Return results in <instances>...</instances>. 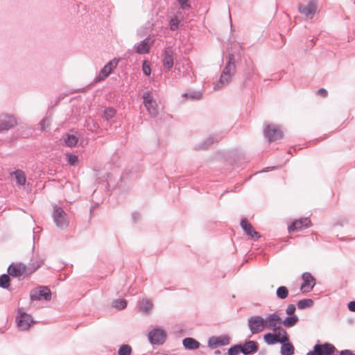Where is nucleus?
I'll list each match as a JSON object with an SVG mask.
<instances>
[{
    "mask_svg": "<svg viewBox=\"0 0 355 355\" xmlns=\"http://www.w3.org/2000/svg\"><path fill=\"white\" fill-rule=\"evenodd\" d=\"M277 331L282 336L281 339H284V341L283 343L289 341V337H288V336L287 334L286 331L284 329H282L280 327L279 329H277Z\"/></svg>",
    "mask_w": 355,
    "mask_h": 355,
    "instance_id": "79ce46f5",
    "label": "nucleus"
},
{
    "mask_svg": "<svg viewBox=\"0 0 355 355\" xmlns=\"http://www.w3.org/2000/svg\"><path fill=\"white\" fill-rule=\"evenodd\" d=\"M241 344L235 345L228 349L227 354L228 355H237L241 352Z\"/></svg>",
    "mask_w": 355,
    "mask_h": 355,
    "instance_id": "e433bc0d",
    "label": "nucleus"
},
{
    "mask_svg": "<svg viewBox=\"0 0 355 355\" xmlns=\"http://www.w3.org/2000/svg\"><path fill=\"white\" fill-rule=\"evenodd\" d=\"M336 352H338V350L334 345L324 343L315 345L313 350L307 352L306 355H331Z\"/></svg>",
    "mask_w": 355,
    "mask_h": 355,
    "instance_id": "20e7f679",
    "label": "nucleus"
},
{
    "mask_svg": "<svg viewBox=\"0 0 355 355\" xmlns=\"http://www.w3.org/2000/svg\"><path fill=\"white\" fill-rule=\"evenodd\" d=\"M151 40L150 37H146L143 41L135 45L134 48L136 53L139 54H145L149 52Z\"/></svg>",
    "mask_w": 355,
    "mask_h": 355,
    "instance_id": "412c9836",
    "label": "nucleus"
},
{
    "mask_svg": "<svg viewBox=\"0 0 355 355\" xmlns=\"http://www.w3.org/2000/svg\"><path fill=\"white\" fill-rule=\"evenodd\" d=\"M178 3L180 4V8L187 10L191 8V4L189 2V0H177Z\"/></svg>",
    "mask_w": 355,
    "mask_h": 355,
    "instance_id": "a19ab883",
    "label": "nucleus"
},
{
    "mask_svg": "<svg viewBox=\"0 0 355 355\" xmlns=\"http://www.w3.org/2000/svg\"><path fill=\"white\" fill-rule=\"evenodd\" d=\"M303 283L300 286L302 293H309L315 285V279L309 272H304L302 276Z\"/></svg>",
    "mask_w": 355,
    "mask_h": 355,
    "instance_id": "2eb2a0df",
    "label": "nucleus"
},
{
    "mask_svg": "<svg viewBox=\"0 0 355 355\" xmlns=\"http://www.w3.org/2000/svg\"><path fill=\"white\" fill-rule=\"evenodd\" d=\"M67 162L71 166H74L78 162V157L73 154H67Z\"/></svg>",
    "mask_w": 355,
    "mask_h": 355,
    "instance_id": "ea45409f",
    "label": "nucleus"
},
{
    "mask_svg": "<svg viewBox=\"0 0 355 355\" xmlns=\"http://www.w3.org/2000/svg\"><path fill=\"white\" fill-rule=\"evenodd\" d=\"M277 297L279 300H284L288 296V290L284 286H281L276 291Z\"/></svg>",
    "mask_w": 355,
    "mask_h": 355,
    "instance_id": "c85d7f7f",
    "label": "nucleus"
},
{
    "mask_svg": "<svg viewBox=\"0 0 355 355\" xmlns=\"http://www.w3.org/2000/svg\"><path fill=\"white\" fill-rule=\"evenodd\" d=\"M132 217H133V218H134V220H137V218H139V214L138 213H134V214H132Z\"/></svg>",
    "mask_w": 355,
    "mask_h": 355,
    "instance_id": "8fccbe9b",
    "label": "nucleus"
},
{
    "mask_svg": "<svg viewBox=\"0 0 355 355\" xmlns=\"http://www.w3.org/2000/svg\"><path fill=\"white\" fill-rule=\"evenodd\" d=\"M10 279L9 275L3 274L0 275V287L8 288L10 286Z\"/></svg>",
    "mask_w": 355,
    "mask_h": 355,
    "instance_id": "2f4dec72",
    "label": "nucleus"
},
{
    "mask_svg": "<svg viewBox=\"0 0 355 355\" xmlns=\"http://www.w3.org/2000/svg\"><path fill=\"white\" fill-rule=\"evenodd\" d=\"M215 354H220V352L219 350H216V351L215 352Z\"/></svg>",
    "mask_w": 355,
    "mask_h": 355,
    "instance_id": "603ef678",
    "label": "nucleus"
},
{
    "mask_svg": "<svg viewBox=\"0 0 355 355\" xmlns=\"http://www.w3.org/2000/svg\"><path fill=\"white\" fill-rule=\"evenodd\" d=\"M32 261L28 266L22 263H11L8 268V275L15 277H19L23 275H28L38 269L44 263V261L40 259Z\"/></svg>",
    "mask_w": 355,
    "mask_h": 355,
    "instance_id": "f03ea898",
    "label": "nucleus"
},
{
    "mask_svg": "<svg viewBox=\"0 0 355 355\" xmlns=\"http://www.w3.org/2000/svg\"><path fill=\"white\" fill-rule=\"evenodd\" d=\"M183 97H189L192 100H199L202 96V93L200 91H189L182 94Z\"/></svg>",
    "mask_w": 355,
    "mask_h": 355,
    "instance_id": "c756f323",
    "label": "nucleus"
},
{
    "mask_svg": "<svg viewBox=\"0 0 355 355\" xmlns=\"http://www.w3.org/2000/svg\"><path fill=\"white\" fill-rule=\"evenodd\" d=\"M241 226L244 232L252 239L258 240L261 237L259 233L254 229L252 225L246 218L241 219Z\"/></svg>",
    "mask_w": 355,
    "mask_h": 355,
    "instance_id": "dca6fc26",
    "label": "nucleus"
},
{
    "mask_svg": "<svg viewBox=\"0 0 355 355\" xmlns=\"http://www.w3.org/2000/svg\"><path fill=\"white\" fill-rule=\"evenodd\" d=\"M180 20L177 17L172 18L169 21V26L171 31H176L179 28Z\"/></svg>",
    "mask_w": 355,
    "mask_h": 355,
    "instance_id": "4c0bfd02",
    "label": "nucleus"
},
{
    "mask_svg": "<svg viewBox=\"0 0 355 355\" xmlns=\"http://www.w3.org/2000/svg\"><path fill=\"white\" fill-rule=\"evenodd\" d=\"M347 307L349 311L355 312V301H351L348 303Z\"/></svg>",
    "mask_w": 355,
    "mask_h": 355,
    "instance_id": "49530a36",
    "label": "nucleus"
},
{
    "mask_svg": "<svg viewBox=\"0 0 355 355\" xmlns=\"http://www.w3.org/2000/svg\"><path fill=\"white\" fill-rule=\"evenodd\" d=\"M263 340L264 341L268 344V345H275L276 343H283L284 340V339H281L280 340H277L276 338V336L275 335H274L272 333H268V334H266L264 336H263Z\"/></svg>",
    "mask_w": 355,
    "mask_h": 355,
    "instance_id": "393cba45",
    "label": "nucleus"
},
{
    "mask_svg": "<svg viewBox=\"0 0 355 355\" xmlns=\"http://www.w3.org/2000/svg\"><path fill=\"white\" fill-rule=\"evenodd\" d=\"M53 219L56 227L61 230L66 229L69 223L68 214L58 206L53 207Z\"/></svg>",
    "mask_w": 355,
    "mask_h": 355,
    "instance_id": "7ed1b4c3",
    "label": "nucleus"
},
{
    "mask_svg": "<svg viewBox=\"0 0 355 355\" xmlns=\"http://www.w3.org/2000/svg\"><path fill=\"white\" fill-rule=\"evenodd\" d=\"M263 134L269 142L281 139L283 136L282 131L275 125H267L264 129Z\"/></svg>",
    "mask_w": 355,
    "mask_h": 355,
    "instance_id": "4468645a",
    "label": "nucleus"
},
{
    "mask_svg": "<svg viewBox=\"0 0 355 355\" xmlns=\"http://www.w3.org/2000/svg\"><path fill=\"white\" fill-rule=\"evenodd\" d=\"M311 226V220L309 218H302L294 221L291 225L288 226V230L291 231H301Z\"/></svg>",
    "mask_w": 355,
    "mask_h": 355,
    "instance_id": "a211bd4d",
    "label": "nucleus"
},
{
    "mask_svg": "<svg viewBox=\"0 0 355 355\" xmlns=\"http://www.w3.org/2000/svg\"><path fill=\"white\" fill-rule=\"evenodd\" d=\"M127 306L126 300L123 299H117L114 300L112 302V306L116 308L118 310L124 309Z\"/></svg>",
    "mask_w": 355,
    "mask_h": 355,
    "instance_id": "473e14b6",
    "label": "nucleus"
},
{
    "mask_svg": "<svg viewBox=\"0 0 355 355\" xmlns=\"http://www.w3.org/2000/svg\"><path fill=\"white\" fill-rule=\"evenodd\" d=\"M131 353L132 348L128 345H122L118 350V355H130Z\"/></svg>",
    "mask_w": 355,
    "mask_h": 355,
    "instance_id": "f704fd0d",
    "label": "nucleus"
},
{
    "mask_svg": "<svg viewBox=\"0 0 355 355\" xmlns=\"http://www.w3.org/2000/svg\"><path fill=\"white\" fill-rule=\"evenodd\" d=\"M64 143L69 147L75 146L78 143V138L73 135L67 134L64 137Z\"/></svg>",
    "mask_w": 355,
    "mask_h": 355,
    "instance_id": "bb28decb",
    "label": "nucleus"
},
{
    "mask_svg": "<svg viewBox=\"0 0 355 355\" xmlns=\"http://www.w3.org/2000/svg\"><path fill=\"white\" fill-rule=\"evenodd\" d=\"M282 344L280 353L281 355H293L295 347L292 343L288 342L280 343Z\"/></svg>",
    "mask_w": 355,
    "mask_h": 355,
    "instance_id": "5701e85b",
    "label": "nucleus"
},
{
    "mask_svg": "<svg viewBox=\"0 0 355 355\" xmlns=\"http://www.w3.org/2000/svg\"><path fill=\"white\" fill-rule=\"evenodd\" d=\"M274 334V335H275L276 338H277V340H281V337H282V336H281V334H280L277 331H275V332H274V334Z\"/></svg>",
    "mask_w": 355,
    "mask_h": 355,
    "instance_id": "09e8293b",
    "label": "nucleus"
},
{
    "mask_svg": "<svg viewBox=\"0 0 355 355\" xmlns=\"http://www.w3.org/2000/svg\"><path fill=\"white\" fill-rule=\"evenodd\" d=\"M142 70L146 76H150L151 72L150 67L146 61L143 63Z\"/></svg>",
    "mask_w": 355,
    "mask_h": 355,
    "instance_id": "37998d69",
    "label": "nucleus"
},
{
    "mask_svg": "<svg viewBox=\"0 0 355 355\" xmlns=\"http://www.w3.org/2000/svg\"><path fill=\"white\" fill-rule=\"evenodd\" d=\"M41 130L45 131L50 125V119L48 117L44 118L40 123Z\"/></svg>",
    "mask_w": 355,
    "mask_h": 355,
    "instance_id": "58836bf2",
    "label": "nucleus"
},
{
    "mask_svg": "<svg viewBox=\"0 0 355 355\" xmlns=\"http://www.w3.org/2000/svg\"><path fill=\"white\" fill-rule=\"evenodd\" d=\"M220 138L215 137L214 136H209L207 137L202 144L196 147L198 149H205L209 147L211 145L218 141Z\"/></svg>",
    "mask_w": 355,
    "mask_h": 355,
    "instance_id": "b1692460",
    "label": "nucleus"
},
{
    "mask_svg": "<svg viewBox=\"0 0 355 355\" xmlns=\"http://www.w3.org/2000/svg\"><path fill=\"white\" fill-rule=\"evenodd\" d=\"M94 128H97V125H96V123H94Z\"/></svg>",
    "mask_w": 355,
    "mask_h": 355,
    "instance_id": "864d4df0",
    "label": "nucleus"
},
{
    "mask_svg": "<svg viewBox=\"0 0 355 355\" xmlns=\"http://www.w3.org/2000/svg\"><path fill=\"white\" fill-rule=\"evenodd\" d=\"M30 298L32 301L40 300L42 298L49 301L51 299V292L46 286H40L31 291Z\"/></svg>",
    "mask_w": 355,
    "mask_h": 355,
    "instance_id": "1a4fd4ad",
    "label": "nucleus"
},
{
    "mask_svg": "<svg viewBox=\"0 0 355 355\" xmlns=\"http://www.w3.org/2000/svg\"><path fill=\"white\" fill-rule=\"evenodd\" d=\"M16 322L18 327L22 331L28 330L35 323L31 315L24 312L21 308L18 309Z\"/></svg>",
    "mask_w": 355,
    "mask_h": 355,
    "instance_id": "39448f33",
    "label": "nucleus"
},
{
    "mask_svg": "<svg viewBox=\"0 0 355 355\" xmlns=\"http://www.w3.org/2000/svg\"><path fill=\"white\" fill-rule=\"evenodd\" d=\"M17 124L16 117L12 114H0V132L8 131Z\"/></svg>",
    "mask_w": 355,
    "mask_h": 355,
    "instance_id": "9d476101",
    "label": "nucleus"
},
{
    "mask_svg": "<svg viewBox=\"0 0 355 355\" xmlns=\"http://www.w3.org/2000/svg\"><path fill=\"white\" fill-rule=\"evenodd\" d=\"M241 353L244 355H250L256 353L259 349V344L254 340L245 341L241 345Z\"/></svg>",
    "mask_w": 355,
    "mask_h": 355,
    "instance_id": "6ab92c4d",
    "label": "nucleus"
},
{
    "mask_svg": "<svg viewBox=\"0 0 355 355\" xmlns=\"http://www.w3.org/2000/svg\"><path fill=\"white\" fill-rule=\"evenodd\" d=\"M327 91L324 88H321L318 90V94L322 97H326L327 96Z\"/></svg>",
    "mask_w": 355,
    "mask_h": 355,
    "instance_id": "a18cd8bd",
    "label": "nucleus"
},
{
    "mask_svg": "<svg viewBox=\"0 0 355 355\" xmlns=\"http://www.w3.org/2000/svg\"><path fill=\"white\" fill-rule=\"evenodd\" d=\"M318 9V4L315 0H311L306 4H299L298 11L304 15L307 19H311L313 18Z\"/></svg>",
    "mask_w": 355,
    "mask_h": 355,
    "instance_id": "6e6552de",
    "label": "nucleus"
},
{
    "mask_svg": "<svg viewBox=\"0 0 355 355\" xmlns=\"http://www.w3.org/2000/svg\"><path fill=\"white\" fill-rule=\"evenodd\" d=\"M173 51L172 49L170 47L166 49L164 51L162 58V62L164 67L168 70H170L173 67Z\"/></svg>",
    "mask_w": 355,
    "mask_h": 355,
    "instance_id": "aec40b11",
    "label": "nucleus"
},
{
    "mask_svg": "<svg viewBox=\"0 0 355 355\" xmlns=\"http://www.w3.org/2000/svg\"><path fill=\"white\" fill-rule=\"evenodd\" d=\"M297 307L300 309H304L311 307L313 305V301L311 299H304L297 302Z\"/></svg>",
    "mask_w": 355,
    "mask_h": 355,
    "instance_id": "7c9ffc66",
    "label": "nucleus"
},
{
    "mask_svg": "<svg viewBox=\"0 0 355 355\" xmlns=\"http://www.w3.org/2000/svg\"><path fill=\"white\" fill-rule=\"evenodd\" d=\"M14 175L19 185L23 186L26 184V178L23 171L18 169L14 172Z\"/></svg>",
    "mask_w": 355,
    "mask_h": 355,
    "instance_id": "cd10ccee",
    "label": "nucleus"
},
{
    "mask_svg": "<svg viewBox=\"0 0 355 355\" xmlns=\"http://www.w3.org/2000/svg\"><path fill=\"white\" fill-rule=\"evenodd\" d=\"M166 339V332L161 328H155L148 333V340L152 345H162Z\"/></svg>",
    "mask_w": 355,
    "mask_h": 355,
    "instance_id": "9b49d317",
    "label": "nucleus"
},
{
    "mask_svg": "<svg viewBox=\"0 0 355 355\" xmlns=\"http://www.w3.org/2000/svg\"><path fill=\"white\" fill-rule=\"evenodd\" d=\"M248 326L252 334L261 332L264 328V319L259 315L251 316L248 319Z\"/></svg>",
    "mask_w": 355,
    "mask_h": 355,
    "instance_id": "0eeeda50",
    "label": "nucleus"
},
{
    "mask_svg": "<svg viewBox=\"0 0 355 355\" xmlns=\"http://www.w3.org/2000/svg\"><path fill=\"white\" fill-rule=\"evenodd\" d=\"M153 306V304L150 300L145 299L141 302V310L144 313H148Z\"/></svg>",
    "mask_w": 355,
    "mask_h": 355,
    "instance_id": "72a5a7b5",
    "label": "nucleus"
},
{
    "mask_svg": "<svg viewBox=\"0 0 355 355\" xmlns=\"http://www.w3.org/2000/svg\"><path fill=\"white\" fill-rule=\"evenodd\" d=\"M144 99V105L146 108L148 114L152 117H156L158 114L157 105L150 92H145L142 94Z\"/></svg>",
    "mask_w": 355,
    "mask_h": 355,
    "instance_id": "423d86ee",
    "label": "nucleus"
},
{
    "mask_svg": "<svg viewBox=\"0 0 355 355\" xmlns=\"http://www.w3.org/2000/svg\"><path fill=\"white\" fill-rule=\"evenodd\" d=\"M118 62L119 60L116 58L108 62L99 71V73L95 78L94 81L98 83L105 80L107 77L109 76L112 70L117 67Z\"/></svg>",
    "mask_w": 355,
    "mask_h": 355,
    "instance_id": "f8f14e48",
    "label": "nucleus"
},
{
    "mask_svg": "<svg viewBox=\"0 0 355 355\" xmlns=\"http://www.w3.org/2000/svg\"><path fill=\"white\" fill-rule=\"evenodd\" d=\"M299 318L297 315H292L286 317L283 321L282 320V324L286 327H292L296 324Z\"/></svg>",
    "mask_w": 355,
    "mask_h": 355,
    "instance_id": "a878e982",
    "label": "nucleus"
},
{
    "mask_svg": "<svg viewBox=\"0 0 355 355\" xmlns=\"http://www.w3.org/2000/svg\"><path fill=\"white\" fill-rule=\"evenodd\" d=\"M182 345L184 347L189 350H194L198 349L200 346V343L193 338H186L182 340Z\"/></svg>",
    "mask_w": 355,
    "mask_h": 355,
    "instance_id": "4be33fe9",
    "label": "nucleus"
},
{
    "mask_svg": "<svg viewBox=\"0 0 355 355\" xmlns=\"http://www.w3.org/2000/svg\"><path fill=\"white\" fill-rule=\"evenodd\" d=\"M281 324L282 319L277 313H270L264 319L265 327L274 332L279 329Z\"/></svg>",
    "mask_w": 355,
    "mask_h": 355,
    "instance_id": "ddd939ff",
    "label": "nucleus"
},
{
    "mask_svg": "<svg viewBox=\"0 0 355 355\" xmlns=\"http://www.w3.org/2000/svg\"><path fill=\"white\" fill-rule=\"evenodd\" d=\"M116 114V111L113 108H107L104 111L103 118L108 121L111 119H112Z\"/></svg>",
    "mask_w": 355,
    "mask_h": 355,
    "instance_id": "c9c22d12",
    "label": "nucleus"
},
{
    "mask_svg": "<svg viewBox=\"0 0 355 355\" xmlns=\"http://www.w3.org/2000/svg\"><path fill=\"white\" fill-rule=\"evenodd\" d=\"M296 310L295 306L294 304H288L286 309V313L289 315H293Z\"/></svg>",
    "mask_w": 355,
    "mask_h": 355,
    "instance_id": "c03bdc74",
    "label": "nucleus"
},
{
    "mask_svg": "<svg viewBox=\"0 0 355 355\" xmlns=\"http://www.w3.org/2000/svg\"><path fill=\"white\" fill-rule=\"evenodd\" d=\"M269 170H270V168H266L263 169L262 171V172H268V171H269Z\"/></svg>",
    "mask_w": 355,
    "mask_h": 355,
    "instance_id": "3c124183",
    "label": "nucleus"
},
{
    "mask_svg": "<svg viewBox=\"0 0 355 355\" xmlns=\"http://www.w3.org/2000/svg\"><path fill=\"white\" fill-rule=\"evenodd\" d=\"M235 55L229 53L218 82L214 85V90H219L230 84L236 73Z\"/></svg>",
    "mask_w": 355,
    "mask_h": 355,
    "instance_id": "f257e3e1",
    "label": "nucleus"
},
{
    "mask_svg": "<svg viewBox=\"0 0 355 355\" xmlns=\"http://www.w3.org/2000/svg\"><path fill=\"white\" fill-rule=\"evenodd\" d=\"M354 355H355V353H354Z\"/></svg>",
    "mask_w": 355,
    "mask_h": 355,
    "instance_id": "5fc2aeb1",
    "label": "nucleus"
},
{
    "mask_svg": "<svg viewBox=\"0 0 355 355\" xmlns=\"http://www.w3.org/2000/svg\"><path fill=\"white\" fill-rule=\"evenodd\" d=\"M230 343V338L227 336H211L208 340V347L214 349L218 346L227 345Z\"/></svg>",
    "mask_w": 355,
    "mask_h": 355,
    "instance_id": "f3484780",
    "label": "nucleus"
},
{
    "mask_svg": "<svg viewBox=\"0 0 355 355\" xmlns=\"http://www.w3.org/2000/svg\"><path fill=\"white\" fill-rule=\"evenodd\" d=\"M340 355H354V354L349 349H344L340 352Z\"/></svg>",
    "mask_w": 355,
    "mask_h": 355,
    "instance_id": "de8ad7c7",
    "label": "nucleus"
}]
</instances>
